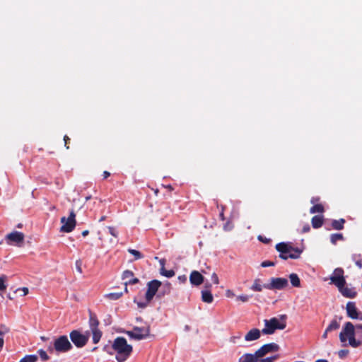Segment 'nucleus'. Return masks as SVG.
Returning a JSON list of instances; mask_svg holds the SVG:
<instances>
[{"label": "nucleus", "mask_w": 362, "mask_h": 362, "mask_svg": "<svg viewBox=\"0 0 362 362\" xmlns=\"http://www.w3.org/2000/svg\"><path fill=\"white\" fill-rule=\"evenodd\" d=\"M8 332V330H7V329H6L5 331H2V330H1V329H0V335H1H1H4V334L6 332Z\"/></svg>", "instance_id": "nucleus-57"}, {"label": "nucleus", "mask_w": 362, "mask_h": 362, "mask_svg": "<svg viewBox=\"0 0 362 362\" xmlns=\"http://www.w3.org/2000/svg\"><path fill=\"white\" fill-rule=\"evenodd\" d=\"M81 261L80 260L76 261V269L79 273H82V269H81Z\"/></svg>", "instance_id": "nucleus-44"}, {"label": "nucleus", "mask_w": 362, "mask_h": 362, "mask_svg": "<svg viewBox=\"0 0 362 362\" xmlns=\"http://www.w3.org/2000/svg\"><path fill=\"white\" fill-rule=\"evenodd\" d=\"M329 332H327V329H325L324 334H322V338L326 339L327 337V334Z\"/></svg>", "instance_id": "nucleus-52"}, {"label": "nucleus", "mask_w": 362, "mask_h": 362, "mask_svg": "<svg viewBox=\"0 0 362 362\" xmlns=\"http://www.w3.org/2000/svg\"><path fill=\"white\" fill-rule=\"evenodd\" d=\"M259 238V240H261V241L263 240L262 236H259V238Z\"/></svg>", "instance_id": "nucleus-60"}, {"label": "nucleus", "mask_w": 362, "mask_h": 362, "mask_svg": "<svg viewBox=\"0 0 362 362\" xmlns=\"http://www.w3.org/2000/svg\"><path fill=\"white\" fill-rule=\"evenodd\" d=\"M315 362H329V361L326 359H318V360L315 361Z\"/></svg>", "instance_id": "nucleus-55"}, {"label": "nucleus", "mask_w": 362, "mask_h": 362, "mask_svg": "<svg viewBox=\"0 0 362 362\" xmlns=\"http://www.w3.org/2000/svg\"><path fill=\"white\" fill-rule=\"evenodd\" d=\"M64 140L65 141V145L66 146L67 141L69 140V138L66 135L64 137Z\"/></svg>", "instance_id": "nucleus-54"}, {"label": "nucleus", "mask_w": 362, "mask_h": 362, "mask_svg": "<svg viewBox=\"0 0 362 362\" xmlns=\"http://www.w3.org/2000/svg\"><path fill=\"white\" fill-rule=\"evenodd\" d=\"M262 242H264V243H267L266 239H264V240H262Z\"/></svg>", "instance_id": "nucleus-62"}, {"label": "nucleus", "mask_w": 362, "mask_h": 362, "mask_svg": "<svg viewBox=\"0 0 362 362\" xmlns=\"http://www.w3.org/2000/svg\"><path fill=\"white\" fill-rule=\"evenodd\" d=\"M346 308L347 315L350 318L362 320V313L359 312L354 302H349L346 304Z\"/></svg>", "instance_id": "nucleus-15"}, {"label": "nucleus", "mask_w": 362, "mask_h": 362, "mask_svg": "<svg viewBox=\"0 0 362 362\" xmlns=\"http://www.w3.org/2000/svg\"><path fill=\"white\" fill-rule=\"evenodd\" d=\"M342 354H344V351H341L340 353H339L340 356H341Z\"/></svg>", "instance_id": "nucleus-59"}, {"label": "nucleus", "mask_w": 362, "mask_h": 362, "mask_svg": "<svg viewBox=\"0 0 362 362\" xmlns=\"http://www.w3.org/2000/svg\"><path fill=\"white\" fill-rule=\"evenodd\" d=\"M178 279L181 283H185L187 281V277L185 275L179 276Z\"/></svg>", "instance_id": "nucleus-45"}, {"label": "nucleus", "mask_w": 362, "mask_h": 362, "mask_svg": "<svg viewBox=\"0 0 362 362\" xmlns=\"http://www.w3.org/2000/svg\"><path fill=\"white\" fill-rule=\"evenodd\" d=\"M274 265L275 262L272 261H264L261 263L262 267H274Z\"/></svg>", "instance_id": "nucleus-38"}, {"label": "nucleus", "mask_w": 362, "mask_h": 362, "mask_svg": "<svg viewBox=\"0 0 362 362\" xmlns=\"http://www.w3.org/2000/svg\"><path fill=\"white\" fill-rule=\"evenodd\" d=\"M324 211V207L322 204H315L310 208V212L311 214L322 213Z\"/></svg>", "instance_id": "nucleus-29"}, {"label": "nucleus", "mask_w": 362, "mask_h": 362, "mask_svg": "<svg viewBox=\"0 0 362 362\" xmlns=\"http://www.w3.org/2000/svg\"><path fill=\"white\" fill-rule=\"evenodd\" d=\"M344 270L341 268H336L332 274L330 276V284H334L338 288H341L342 286H345L346 279L344 276Z\"/></svg>", "instance_id": "nucleus-11"}, {"label": "nucleus", "mask_w": 362, "mask_h": 362, "mask_svg": "<svg viewBox=\"0 0 362 362\" xmlns=\"http://www.w3.org/2000/svg\"><path fill=\"white\" fill-rule=\"evenodd\" d=\"M276 249L279 252V257L286 260L288 258L296 259L300 257L302 250L292 247L290 243H280L276 245Z\"/></svg>", "instance_id": "nucleus-3"}, {"label": "nucleus", "mask_w": 362, "mask_h": 362, "mask_svg": "<svg viewBox=\"0 0 362 362\" xmlns=\"http://www.w3.org/2000/svg\"><path fill=\"white\" fill-rule=\"evenodd\" d=\"M289 279H290L291 285L293 287H296V288L300 287V280L296 274H295V273L291 274L289 275Z\"/></svg>", "instance_id": "nucleus-23"}, {"label": "nucleus", "mask_w": 362, "mask_h": 362, "mask_svg": "<svg viewBox=\"0 0 362 362\" xmlns=\"http://www.w3.org/2000/svg\"><path fill=\"white\" fill-rule=\"evenodd\" d=\"M279 350V346L276 343H269L263 345L258 350H257V354L259 358L264 357L269 353L277 351Z\"/></svg>", "instance_id": "nucleus-14"}, {"label": "nucleus", "mask_w": 362, "mask_h": 362, "mask_svg": "<svg viewBox=\"0 0 362 362\" xmlns=\"http://www.w3.org/2000/svg\"><path fill=\"white\" fill-rule=\"evenodd\" d=\"M204 276L197 271H192L189 275V281L192 285L198 286L204 282Z\"/></svg>", "instance_id": "nucleus-17"}, {"label": "nucleus", "mask_w": 362, "mask_h": 362, "mask_svg": "<svg viewBox=\"0 0 362 362\" xmlns=\"http://www.w3.org/2000/svg\"><path fill=\"white\" fill-rule=\"evenodd\" d=\"M345 220L344 218H340L339 220H334L332 221V226L335 230H341L344 228V223Z\"/></svg>", "instance_id": "nucleus-25"}, {"label": "nucleus", "mask_w": 362, "mask_h": 362, "mask_svg": "<svg viewBox=\"0 0 362 362\" xmlns=\"http://www.w3.org/2000/svg\"><path fill=\"white\" fill-rule=\"evenodd\" d=\"M267 284H262L260 279L257 278L253 281L250 289L255 292H261L264 288L266 289Z\"/></svg>", "instance_id": "nucleus-20"}, {"label": "nucleus", "mask_w": 362, "mask_h": 362, "mask_svg": "<svg viewBox=\"0 0 362 362\" xmlns=\"http://www.w3.org/2000/svg\"><path fill=\"white\" fill-rule=\"evenodd\" d=\"M108 229V231L109 233L114 237L117 238V235H118V233L117 231L116 230V229L113 227H111V226H109L107 228Z\"/></svg>", "instance_id": "nucleus-39"}, {"label": "nucleus", "mask_w": 362, "mask_h": 362, "mask_svg": "<svg viewBox=\"0 0 362 362\" xmlns=\"http://www.w3.org/2000/svg\"><path fill=\"white\" fill-rule=\"evenodd\" d=\"M110 173L107 171H104V173H103L104 178H107V177L110 176Z\"/></svg>", "instance_id": "nucleus-51"}, {"label": "nucleus", "mask_w": 362, "mask_h": 362, "mask_svg": "<svg viewBox=\"0 0 362 362\" xmlns=\"http://www.w3.org/2000/svg\"><path fill=\"white\" fill-rule=\"evenodd\" d=\"M96 349H97V347H94V348L93 349V351H95V350H96Z\"/></svg>", "instance_id": "nucleus-63"}, {"label": "nucleus", "mask_w": 362, "mask_h": 362, "mask_svg": "<svg viewBox=\"0 0 362 362\" xmlns=\"http://www.w3.org/2000/svg\"><path fill=\"white\" fill-rule=\"evenodd\" d=\"M88 233H89V232H88V230H83V231L82 232V235L85 237V236H86V235L88 234Z\"/></svg>", "instance_id": "nucleus-53"}, {"label": "nucleus", "mask_w": 362, "mask_h": 362, "mask_svg": "<svg viewBox=\"0 0 362 362\" xmlns=\"http://www.w3.org/2000/svg\"><path fill=\"white\" fill-rule=\"evenodd\" d=\"M204 289H209L211 291V284H209V283H206L205 284V286H204Z\"/></svg>", "instance_id": "nucleus-49"}, {"label": "nucleus", "mask_w": 362, "mask_h": 362, "mask_svg": "<svg viewBox=\"0 0 362 362\" xmlns=\"http://www.w3.org/2000/svg\"><path fill=\"white\" fill-rule=\"evenodd\" d=\"M19 291H22L23 292V296H25L28 293V288L26 287H23L21 289H18Z\"/></svg>", "instance_id": "nucleus-46"}, {"label": "nucleus", "mask_w": 362, "mask_h": 362, "mask_svg": "<svg viewBox=\"0 0 362 362\" xmlns=\"http://www.w3.org/2000/svg\"><path fill=\"white\" fill-rule=\"evenodd\" d=\"M339 328V323L335 320H333L330 324L327 327V332H332L333 330H336Z\"/></svg>", "instance_id": "nucleus-30"}, {"label": "nucleus", "mask_w": 362, "mask_h": 362, "mask_svg": "<svg viewBox=\"0 0 362 362\" xmlns=\"http://www.w3.org/2000/svg\"><path fill=\"white\" fill-rule=\"evenodd\" d=\"M259 356L257 354V351L255 354H245L240 357L239 362H258Z\"/></svg>", "instance_id": "nucleus-19"}, {"label": "nucleus", "mask_w": 362, "mask_h": 362, "mask_svg": "<svg viewBox=\"0 0 362 362\" xmlns=\"http://www.w3.org/2000/svg\"><path fill=\"white\" fill-rule=\"evenodd\" d=\"M279 358L278 355H275L271 357H267L260 360V362H274Z\"/></svg>", "instance_id": "nucleus-37"}, {"label": "nucleus", "mask_w": 362, "mask_h": 362, "mask_svg": "<svg viewBox=\"0 0 362 362\" xmlns=\"http://www.w3.org/2000/svg\"><path fill=\"white\" fill-rule=\"evenodd\" d=\"M122 293H110L107 294H105L104 296L105 298L110 299L111 300H116L120 298L122 296Z\"/></svg>", "instance_id": "nucleus-26"}, {"label": "nucleus", "mask_w": 362, "mask_h": 362, "mask_svg": "<svg viewBox=\"0 0 362 362\" xmlns=\"http://www.w3.org/2000/svg\"><path fill=\"white\" fill-rule=\"evenodd\" d=\"M4 339L0 337V349H1L4 346Z\"/></svg>", "instance_id": "nucleus-50"}, {"label": "nucleus", "mask_w": 362, "mask_h": 362, "mask_svg": "<svg viewBox=\"0 0 362 362\" xmlns=\"http://www.w3.org/2000/svg\"><path fill=\"white\" fill-rule=\"evenodd\" d=\"M150 328L135 327L132 331H127V334L132 339L141 340L148 337Z\"/></svg>", "instance_id": "nucleus-10"}, {"label": "nucleus", "mask_w": 362, "mask_h": 362, "mask_svg": "<svg viewBox=\"0 0 362 362\" xmlns=\"http://www.w3.org/2000/svg\"><path fill=\"white\" fill-rule=\"evenodd\" d=\"M122 278L125 281V286L135 284L139 282V279L134 277V273L130 270H125L122 274ZM125 291H127V286H125Z\"/></svg>", "instance_id": "nucleus-16"}, {"label": "nucleus", "mask_w": 362, "mask_h": 362, "mask_svg": "<svg viewBox=\"0 0 362 362\" xmlns=\"http://www.w3.org/2000/svg\"><path fill=\"white\" fill-rule=\"evenodd\" d=\"M288 285L287 279L282 277H272L269 279V283L267 284L266 289L268 290H282Z\"/></svg>", "instance_id": "nucleus-9"}, {"label": "nucleus", "mask_w": 362, "mask_h": 362, "mask_svg": "<svg viewBox=\"0 0 362 362\" xmlns=\"http://www.w3.org/2000/svg\"><path fill=\"white\" fill-rule=\"evenodd\" d=\"M105 219V216H102V217L100 218L99 221H100V222H101V221H104Z\"/></svg>", "instance_id": "nucleus-58"}, {"label": "nucleus", "mask_w": 362, "mask_h": 362, "mask_svg": "<svg viewBox=\"0 0 362 362\" xmlns=\"http://www.w3.org/2000/svg\"><path fill=\"white\" fill-rule=\"evenodd\" d=\"M343 240V235L341 233H334L330 236V240L332 244H336L338 240Z\"/></svg>", "instance_id": "nucleus-32"}, {"label": "nucleus", "mask_w": 362, "mask_h": 362, "mask_svg": "<svg viewBox=\"0 0 362 362\" xmlns=\"http://www.w3.org/2000/svg\"><path fill=\"white\" fill-rule=\"evenodd\" d=\"M352 260L355 262L356 266L360 269L362 268V258L360 254H354L351 257Z\"/></svg>", "instance_id": "nucleus-28"}, {"label": "nucleus", "mask_w": 362, "mask_h": 362, "mask_svg": "<svg viewBox=\"0 0 362 362\" xmlns=\"http://www.w3.org/2000/svg\"><path fill=\"white\" fill-rule=\"evenodd\" d=\"M38 357L37 355H26L21 358L19 362H37Z\"/></svg>", "instance_id": "nucleus-27"}, {"label": "nucleus", "mask_w": 362, "mask_h": 362, "mask_svg": "<svg viewBox=\"0 0 362 362\" xmlns=\"http://www.w3.org/2000/svg\"><path fill=\"white\" fill-rule=\"evenodd\" d=\"M150 302L146 300L145 302H137V305L140 308H145Z\"/></svg>", "instance_id": "nucleus-41"}, {"label": "nucleus", "mask_w": 362, "mask_h": 362, "mask_svg": "<svg viewBox=\"0 0 362 362\" xmlns=\"http://www.w3.org/2000/svg\"><path fill=\"white\" fill-rule=\"evenodd\" d=\"M354 328L356 332L362 336V324L357 325Z\"/></svg>", "instance_id": "nucleus-42"}, {"label": "nucleus", "mask_w": 362, "mask_h": 362, "mask_svg": "<svg viewBox=\"0 0 362 362\" xmlns=\"http://www.w3.org/2000/svg\"><path fill=\"white\" fill-rule=\"evenodd\" d=\"M6 276L3 275L0 277V291H4L6 289V285L5 284Z\"/></svg>", "instance_id": "nucleus-34"}, {"label": "nucleus", "mask_w": 362, "mask_h": 362, "mask_svg": "<svg viewBox=\"0 0 362 362\" xmlns=\"http://www.w3.org/2000/svg\"><path fill=\"white\" fill-rule=\"evenodd\" d=\"M226 296L228 298H233L235 296V293H233V291L228 289L226 291Z\"/></svg>", "instance_id": "nucleus-43"}, {"label": "nucleus", "mask_w": 362, "mask_h": 362, "mask_svg": "<svg viewBox=\"0 0 362 362\" xmlns=\"http://www.w3.org/2000/svg\"><path fill=\"white\" fill-rule=\"evenodd\" d=\"M159 262H160V264L161 266L160 268H164L165 267V259H161Z\"/></svg>", "instance_id": "nucleus-48"}, {"label": "nucleus", "mask_w": 362, "mask_h": 362, "mask_svg": "<svg viewBox=\"0 0 362 362\" xmlns=\"http://www.w3.org/2000/svg\"><path fill=\"white\" fill-rule=\"evenodd\" d=\"M323 223V218L321 216H315L312 218V226L314 228H319Z\"/></svg>", "instance_id": "nucleus-24"}, {"label": "nucleus", "mask_w": 362, "mask_h": 362, "mask_svg": "<svg viewBox=\"0 0 362 362\" xmlns=\"http://www.w3.org/2000/svg\"><path fill=\"white\" fill-rule=\"evenodd\" d=\"M319 199L318 198H315L313 197L312 199H311V202L313 204L315 203V202L318 201Z\"/></svg>", "instance_id": "nucleus-56"}, {"label": "nucleus", "mask_w": 362, "mask_h": 362, "mask_svg": "<svg viewBox=\"0 0 362 362\" xmlns=\"http://www.w3.org/2000/svg\"><path fill=\"white\" fill-rule=\"evenodd\" d=\"M261 336V331L258 329H252L250 330L245 336L246 341H252L258 339Z\"/></svg>", "instance_id": "nucleus-18"}, {"label": "nucleus", "mask_w": 362, "mask_h": 362, "mask_svg": "<svg viewBox=\"0 0 362 362\" xmlns=\"http://www.w3.org/2000/svg\"><path fill=\"white\" fill-rule=\"evenodd\" d=\"M128 252L134 257V259H139L144 257L143 255L138 250L134 249H128Z\"/></svg>", "instance_id": "nucleus-33"}, {"label": "nucleus", "mask_w": 362, "mask_h": 362, "mask_svg": "<svg viewBox=\"0 0 362 362\" xmlns=\"http://www.w3.org/2000/svg\"><path fill=\"white\" fill-rule=\"evenodd\" d=\"M202 300L206 303H211L214 300L213 295L210 290L204 289L202 291Z\"/></svg>", "instance_id": "nucleus-22"}, {"label": "nucleus", "mask_w": 362, "mask_h": 362, "mask_svg": "<svg viewBox=\"0 0 362 362\" xmlns=\"http://www.w3.org/2000/svg\"><path fill=\"white\" fill-rule=\"evenodd\" d=\"M340 341L343 343L349 339V344L352 347L356 348L361 345V341L355 339V328L350 322L345 323L341 332L339 334Z\"/></svg>", "instance_id": "nucleus-4"}, {"label": "nucleus", "mask_w": 362, "mask_h": 362, "mask_svg": "<svg viewBox=\"0 0 362 362\" xmlns=\"http://www.w3.org/2000/svg\"><path fill=\"white\" fill-rule=\"evenodd\" d=\"M286 315H280L279 317H272L264 320V327L262 332L264 334H272L276 329H284L286 327Z\"/></svg>", "instance_id": "nucleus-2"}, {"label": "nucleus", "mask_w": 362, "mask_h": 362, "mask_svg": "<svg viewBox=\"0 0 362 362\" xmlns=\"http://www.w3.org/2000/svg\"><path fill=\"white\" fill-rule=\"evenodd\" d=\"M72 349V345L65 335L60 336L54 340V348L51 351H55L57 353H65Z\"/></svg>", "instance_id": "nucleus-7"}, {"label": "nucleus", "mask_w": 362, "mask_h": 362, "mask_svg": "<svg viewBox=\"0 0 362 362\" xmlns=\"http://www.w3.org/2000/svg\"><path fill=\"white\" fill-rule=\"evenodd\" d=\"M160 273L161 275L168 278L173 277L175 275V272L173 270H166L165 267L160 268Z\"/></svg>", "instance_id": "nucleus-31"}, {"label": "nucleus", "mask_w": 362, "mask_h": 362, "mask_svg": "<svg viewBox=\"0 0 362 362\" xmlns=\"http://www.w3.org/2000/svg\"><path fill=\"white\" fill-rule=\"evenodd\" d=\"M341 288H338L339 292L345 297L354 298L356 296V292L354 288H350L348 287H345V286H342L340 287Z\"/></svg>", "instance_id": "nucleus-21"}, {"label": "nucleus", "mask_w": 362, "mask_h": 362, "mask_svg": "<svg viewBox=\"0 0 362 362\" xmlns=\"http://www.w3.org/2000/svg\"><path fill=\"white\" fill-rule=\"evenodd\" d=\"M223 209H224V207L222 206V209H221V211L220 213V217H221V220H223V221L225 219L224 215H223Z\"/></svg>", "instance_id": "nucleus-47"}, {"label": "nucleus", "mask_w": 362, "mask_h": 362, "mask_svg": "<svg viewBox=\"0 0 362 362\" xmlns=\"http://www.w3.org/2000/svg\"><path fill=\"white\" fill-rule=\"evenodd\" d=\"M99 321L96 315L92 312H89V327L90 332L93 335V342L98 344L102 337V332L98 329Z\"/></svg>", "instance_id": "nucleus-5"}, {"label": "nucleus", "mask_w": 362, "mask_h": 362, "mask_svg": "<svg viewBox=\"0 0 362 362\" xmlns=\"http://www.w3.org/2000/svg\"><path fill=\"white\" fill-rule=\"evenodd\" d=\"M161 285V282L158 280H153L148 283V289L146 293V300L148 302H151L153 299V296L156 295V292L158 290V288Z\"/></svg>", "instance_id": "nucleus-13"}, {"label": "nucleus", "mask_w": 362, "mask_h": 362, "mask_svg": "<svg viewBox=\"0 0 362 362\" xmlns=\"http://www.w3.org/2000/svg\"><path fill=\"white\" fill-rule=\"evenodd\" d=\"M90 197H87L86 198V200H88V199H90Z\"/></svg>", "instance_id": "nucleus-61"}, {"label": "nucleus", "mask_w": 362, "mask_h": 362, "mask_svg": "<svg viewBox=\"0 0 362 362\" xmlns=\"http://www.w3.org/2000/svg\"><path fill=\"white\" fill-rule=\"evenodd\" d=\"M38 354L42 361H47L49 359V356H48L47 352L45 351H44L43 349H40L38 351Z\"/></svg>", "instance_id": "nucleus-36"}, {"label": "nucleus", "mask_w": 362, "mask_h": 362, "mask_svg": "<svg viewBox=\"0 0 362 362\" xmlns=\"http://www.w3.org/2000/svg\"><path fill=\"white\" fill-rule=\"evenodd\" d=\"M211 280L214 282V284H218V283H219V279H218V275L216 273H213L211 274Z\"/></svg>", "instance_id": "nucleus-40"}, {"label": "nucleus", "mask_w": 362, "mask_h": 362, "mask_svg": "<svg viewBox=\"0 0 362 362\" xmlns=\"http://www.w3.org/2000/svg\"><path fill=\"white\" fill-rule=\"evenodd\" d=\"M6 240L8 245H20L24 240V235L21 232L14 231L6 235Z\"/></svg>", "instance_id": "nucleus-12"}, {"label": "nucleus", "mask_w": 362, "mask_h": 362, "mask_svg": "<svg viewBox=\"0 0 362 362\" xmlns=\"http://www.w3.org/2000/svg\"><path fill=\"white\" fill-rule=\"evenodd\" d=\"M103 349L108 354H112L111 349L115 353V358L117 362H124L130 356L133 348L127 343L125 338L122 337H117L111 346H105Z\"/></svg>", "instance_id": "nucleus-1"}, {"label": "nucleus", "mask_w": 362, "mask_h": 362, "mask_svg": "<svg viewBox=\"0 0 362 362\" xmlns=\"http://www.w3.org/2000/svg\"><path fill=\"white\" fill-rule=\"evenodd\" d=\"M89 337V331H86L85 333H81L78 330H73L70 333V339L71 341L78 348L83 347L87 344Z\"/></svg>", "instance_id": "nucleus-6"}, {"label": "nucleus", "mask_w": 362, "mask_h": 362, "mask_svg": "<svg viewBox=\"0 0 362 362\" xmlns=\"http://www.w3.org/2000/svg\"><path fill=\"white\" fill-rule=\"evenodd\" d=\"M250 296L248 295H245V294H243V295H240V296H238L236 297V300H240L243 303H246L249 300H250Z\"/></svg>", "instance_id": "nucleus-35"}, {"label": "nucleus", "mask_w": 362, "mask_h": 362, "mask_svg": "<svg viewBox=\"0 0 362 362\" xmlns=\"http://www.w3.org/2000/svg\"><path fill=\"white\" fill-rule=\"evenodd\" d=\"M62 226L60 228V231L63 233H70L71 232L76 224V214L74 211H71L69 216L66 218L64 216L61 218Z\"/></svg>", "instance_id": "nucleus-8"}]
</instances>
